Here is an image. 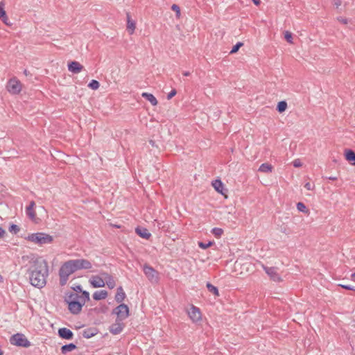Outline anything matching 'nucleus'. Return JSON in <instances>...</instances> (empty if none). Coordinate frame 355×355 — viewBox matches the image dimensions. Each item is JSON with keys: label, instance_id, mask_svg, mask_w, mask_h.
Listing matches in <instances>:
<instances>
[{"label": "nucleus", "instance_id": "f3484780", "mask_svg": "<svg viewBox=\"0 0 355 355\" xmlns=\"http://www.w3.org/2000/svg\"><path fill=\"white\" fill-rule=\"evenodd\" d=\"M0 19L7 26H11L12 24L9 21L6 12L3 8V3H0Z\"/></svg>", "mask_w": 355, "mask_h": 355}, {"label": "nucleus", "instance_id": "9d476101", "mask_svg": "<svg viewBox=\"0 0 355 355\" xmlns=\"http://www.w3.org/2000/svg\"><path fill=\"white\" fill-rule=\"evenodd\" d=\"M263 268L266 273L270 277V278L276 282H279L282 280L280 275L277 272V268L275 267H267L263 266Z\"/></svg>", "mask_w": 355, "mask_h": 355}, {"label": "nucleus", "instance_id": "a211bd4d", "mask_svg": "<svg viewBox=\"0 0 355 355\" xmlns=\"http://www.w3.org/2000/svg\"><path fill=\"white\" fill-rule=\"evenodd\" d=\"M98 333L96 327H90L83 330L82 335L85 338H90Z\"/></svg>", "mask_w": 355, "mask_h": 355}, {"label": "nucleus", "instance_id": "4468645a", "mask_svg": "<svg viewBox=\"0 0 355 355\" xmlns=\"http://www.w3.org/2000/svg\"><path fill=\"white\" fill-rule=\"evenodd\" d=\"M60 338L66 340H71L73 337V333L69 329L66 327L60 328L58 331Z\"/></svg>", "mask_w": 355, "mask_h": 355}, {"label": "nucleus", "instance_id": "0eeeda50", "mask_svg": "<svg viewBox=\"0 0 355 355\" xmlns=\"http://www.w3.org/2000/svg\"><path fill=\"white\" fill-rule=\"evenodd\" d=\"M71 261L76 271L83 269H91L92 268V263L85 259H71Z\"/></svg>", "mask_w": 355, "mask_h": 355}, {"label": "nucleus", "instance_id": "e433bc0d", "mask_svg": "<svg viewBox=\"0 0 355 355\" xmlns=\"http://www.w3.org/2000/svg\"><path fill=\"white\" fill-rule=\"evenodd\" d=\"M243 45V44L241 42H237L233 47L232 49H231L230 51V53L232 54V53H236L239 49Z\"/></svg>", "mask_w": 355, "mask_h": 355}, {"label": "nucleus", "instance_id": "7c9ffc66", "mask_svg": "<svg viewBox=\"0 0 355 355\" xmlns=\"http://www.w3.org/2000/svg\"><path fill=\"white\" fill-rule=\"evenodd\" d=\"M286 108H287V103L284 101L279 102L277 105V110L280 113L284 112L286 110Z\"/></svg>", "mask_w": 355, "mask_h": 355}, {"label": "nucleus", "instance_id": "423d86ee", "mask_svg": "<svg viewBox=\"0 0 355 355\" xmlns=\"http://www.w3.org/2000/svg\"><path fill=\"white\" fill-rule=\"evenodd\" d=\"M112 314L117 316L116 319L123 320L129 316V308L126 304L121 303L112 310Z\"/></svg>", "mask_w": 355, "mask_h": 355}, {"label": "nucleus", "instance_id": "8fccbe9b", "mask_svg": "<svg viewBox=\"0 0 355 355\" xmlns=\"http://www.w3.org/2000/svg\"><path fill=\"white\" fill-rule=\"evenodd\" d=\"M329 180H337V177H335V176H330L328 178Z\"/></svg>", "mask_w": 355, "mask_h": 355}, {"label": "nucleus", "instance_id": "473e14b6", "mask_svg": "<svg viewBox=\"0 0 355 355\" xmlns=\"http://www.w3.org/2000/svg\"><path fill=\"white\" fill-rule=\"evenodd\" d=\"M297 209L300 212L306 213L308 211L306 205L301 202L297 203Z\"/></svg>", "mask_w": 355, "mask_h": 355}, {"label": "nucleus", "instance_id": "de8ad7c7", "mask_svg": "<svg viewBox=\"0 0 355 355\" xmlns=\"http://www.w3.org/2000/svg\"><path fill=\"white\" fill-rule=\"evenodd\" d=\"M253 1V3L256 5V6H259L260 3H261V0H252Z\"/></svg>", "mask_w": 355, "mask_h": 355}, {"label": "nucleus", "instance_id": "79ce46f5", "mask_svg": "<svg viewBox=\"0 0 355 355\" xmlns=\"http://www.w3.org/2000/svg\"><path fill=\"white\" fill-rule=\"evenodd\" d=\"M177 94V91L175 89H173L167 95V99L172 98Z\"/></svg>", "mask_w": 355, "mask_h": 355}, {"label": "nucleus", "instance_id": "6e6552de", "mask_svg": "<svg viewBox=\"0 0 355 355\" xmlns=\"http://www.w3.org/2000/svg\"><path fill=\"white\" fill-rule=\"evenodd\" d=\"M7 89L12 94H17L21 91V84L16 78H11L8 82Z\"/></svg>", "mask_w": 355, "mask_h": 355}, {"label": "nucleus", "instance_id": "bb28decb", "mask_svg": "<svg viewBox=\"0 0 355 355\" xmlns=\"http://www.w3.org/2000/svg\"><path fill=\"white\" fill-rule=\"evenodd\" d=\"M127 29L130 31V34H132L135 29V23L130 19V16L127 14Z\"/></svg>", "mask_w": 355, "mask_h": 355}, {"label": "nucleus", "instance_id": "9b49d317", "mask_svg": "<svg viewBox=\"0 0 355 355\" xmlns=\"http://www.w3.org/2000/svg\"><path fill=\"white\" fill-rule=\"evenodd\" d=\"M122 321L121 320L116 319L115 322L109 327L110 332L113 335H117L121 333L125 327Z\"/></svg>", "mask_w": 355, "mask_h": 355}, {"label": "nucleus", "instance_id": "5701e85b", "mask_svg": "<svg viewBox=\"0 0 355 355\" xmlns=\"http://www.w3.org/2000/svg\"><path fill=\"white\" fill-rule=\"evenodd\" d=\"M211 184L218 193L223 194V190L224 184L220 180L218 179V180H214L212 182Z\"/></svg>", "mask_w": 355, "mask_h": 355}, {"label": "nucleus", "instance_id": "aec40b11", "mask_svg": "<svg viewBox=\"0 0 355 355\" xmlns=\"http://www.w3.org/2000/svg\"><path fill=\"white\" fill-rule=\"evenodd\" d=\"M136 233L141 238L148 239L151 236V234L145 227H137Z\"/></svg>", "mask_w": 355, "mask_h": 355}, {"label": "nucleus", "instance_id": "864d4df0", "mask_svg": "<svg viewBox=\"0 0 355 355\" xmlns=\"http://www.w3.org/2000/svg\"><path fill=\"white\" fill-rule=\"evenodd\" d=\"M335 4L337 7H338L339 6H340L341 3L340 1H338L337 2L335 3Z\"/></svg>", "mask_w": 355, "mask_h": 355}, {"label": "nucleus", "instance_id": "2eb2a0df", "mask_svg": "<svg viewBox=\"0 0 355 355\" xmlns=\"http://www.w3.org/2000/svg\"><path fill=\"white\" fill-rule=\"evenodd\" d=\"M101 275L104 277L105 284H106L109 288L112 289L115 287L116 282L111 275L105 272H101Z\"/></svg>", "mask_w": 355, "mask_h": 355}, {"label": "nucleus", "instance_id": "7ed1b4c3", "mask_svg": "<svg viewBox=\"0 0 355 355\" xmlns=\"http://www.w3.org/2000/svg\"><path fill=\"white\" fill-rule=\"evenodd\" d=\"M26 240L40 245L52 243L53 236L44 232L33 233L26 237Z\"/></svg>", "mask_w": 355, "mask_h": 355}, {"label": "nucleus", "instance_id": "b1692460", "mask_svg": "<svg viewBox=\"0 0 355 355\" xmlns=\"http://www.w3.org/2000/svg\"><path fill=\"white\" fill-rule=\"evenodd\" d=\"M107 297V292L105 290L97 291L94 293L93 298L95 300H104Z\"/></svg>", "mask_w": 355, "mask_h": 355}, {"label": "nucleus", "instance_id": "4c0bfd02", "mask_svg": "<svg viewBox=\"0 0 355 355\" xmlns=\"http://www.w3.org/2000/svg\"><path fill=\"white\" fill-rule=\"evenodd\" d=\"M19 230H20L19 227L17 225H15V224H12L9 227V231L11 233L17 234L19 232Z\"/></svg>", "mask_w": 355, "mask_h": 355}, {"label": "nucleus", "instance_id": "4be33fe9", "mask_svg": "<svg viewBox=\"0 0 355 355\" xmlns=\"http://www.w3.org/2000/svg\"><path fill=\"white\" fill-rule=\"evenodd\" d=\"M35 206V203L34 201H31L29 203V205L26 207V213L27 216L31 218L34 219L35 218V212L33 210L34 207Z\"/></svg>", "mask_w": 355, "mask_h": 355}, {"label": "nucleus", "instance_id": "dca6fc26", "mask_svg": "<svg viewBox=\"0 0 355 355\" xmlns=\"http://www.w3.org/2000/svg\"><path fill=\"white\" fill-rule=\"evenodd\" d=\"M83 69V66L77 61H72L68 64V70L73 73H78Z\"/></svg>", "mask_w": 355, "mask_h": 355}, {"label": "nucleus", "instance_id": "49530a36", "mask_svg": "<svg viewBox=\"0 0 355 355\" xmlns=\"http://www.w3.org/2000/svg\"><path fill=\"white\" fill-rule=\"evenodd\" d=\"M6 234V231L0 227V238H3Z\"/></svg>", "mask_w": 355, "mask_h": 355}, {"label": "nucleus", "instance_id": "f257e3e1", "mask_svg": "<svg viewBox=\"0 0 355 355\" xmlns=\"http://www.w3.org/2000/svg\"><path fill=\"white\" fill-rule=\"evenodd\" d=\"M27 273L32 286L39 288L44 287L49 273L47 261L41 257H33Z\"/></svg>", "mask_w": 355, "mask_h": 355}, {"label": "nucleus", "instance_id": "20e7f679", "mask_svg": "<svg viewBox=\"0 0 355 355\" xmlns=\"http://www.w3.org/2000/svg\"><path fill=\"white\" fill-rule=\"evenodd\" d=\"M10 342L11 344L24 347H28L31 346L30 341L26 338V337L23 334L17 333L11 336L10 339Z\"/></svg>", "mask_w": 355, "mask_h": 355}, {"label": "nucleus", "instance_id": "58836bf2", "mask_svg": "<svg viewBox=\"0 0 355 355\" xmlns=\"http://www.w3.org/2000/svg\"><path fill=\"white\" fill-rule=\"evenodd\" d=\"M285 39L286 40V41L288 43H290V44H293V43L292 33L291 32L286 31V33H285Z\"/></svg>", "mask_w": 355, "mask_h": 355}, {"label": "nucleus", "instance_id": "603ef678", "mask_svg": "<svg viewBox=\"0 0 355 355\" xmlns=\"http://www.w3.org/2000/svg\"><path fill=\"white\" fill-rule=\"evenodd\" d=\"M351 278L353 281L355 282V272L352 273L351 275Z\"/></svg>", "mask_w": 355, "mask_h": 355}, {"label": "nucleus", "instance_id": "c03bdc74", "mask_svg": "<svg viewBox=\"0 0 355 355\" xmlns=\"http://www.w3.org/2000/svg\"><path fill=\"white\" fill-rule=\"evenodd\" d=\"M304 187L307 189V190H313V187L314 186L311 184L310 182H306L305 184H304Z\"/></svg>", "mask_w": 355, "mask_h": 355}, {"label": "nucleus", "instance_id": "6ab92c4d", "mask_svg": "<svg viewBox=\"0 0 355 355\" xmlns=\"http://www.w3.org/2000/svg\"><path fill=\"white\" fill-rule=\"evenodd\" d=\"M126 295L122 288V286H119L117 288L116 293L115 295V300L118 303H122V302L125 300Z\"/></svg>", "mask_w": 355, "mask_h": 355}, {"label": "nucleus", "instance_id": "39448f33", "mask_svg": "<svg viewBox=\"0 0 355 355\" xmlns=\"http://www.w3.org/2000/svg\"><path fill=\"white\" fill-rule=\"evenodd\" d=\"M143 271L152 284H157L159 282V274L153 267L145 264L143 267Z\"/></svg>", "mask_w": 355, "mask_h": 355}, {"label": "nucleus", "instance_id": "72a5a7b5", "mask_svg": "<svg viewBox=\"0 0 355 355\" xmlns=\"http://www.w3.org/2000/svg\"><path fill=\"white\" fill-rule=\"evenodd\" d=\"M100 84L98 81L96 80H92L88 85V87L94 90H96L99 88Z\"/></svg>", "mask_w": 355, "mask_h": 355}, {"label": "nucleus", "instance_id": "f704fd0d", "mask_svg": "<svg viewBox=\"0 0 355 355\" xmlns=\"http://www.w3.org/2000/svg\"><path fill=\"white\" fill-rule=\"evenodd\" d=\"M89 300V293L86 291H82V295L79 297V300H84L85 303L86 301Z\"/></svg>", "mask_w": 355, "mask_h": 355}, {"label": "nucleus", "instance_id": "c756f323", "mask_svg": "<svg viewBox=\"0 0 355 355\" xmlns=\"http://www.w3.org/2000/svg\"><path fill=\"white\" fill-rule=\"evenodd\" d=\"M206 286H207L208 291L210 293H213L215 296H218L219 295L218 289V288L216 286L212 285L209 282L207 283Z\"/></svg>", "mask_w": 355, "mask_h": 355}, {"label": "nucleus", "instance_id": "1a4fd4ad", "mask_svg": "<svg viewBox=\"0 0 355 355\" xmlns=\"http://www.w3.org/2000/svg\"><path fill=\"white\" fill-rule=\"evenodd\" d=\"M68 304V309L69 311L73 314H78L81 310L82 307L85 304L84 300H77V301H71Z\"/></svg>", "mask_w": 355, "mask_h": 355}, {"label": "nucleus", "instance_id": "37998d69", "mask_svg": "<svg viewBox=\"0 0 355 355\" xmlns=\"http://www.w3.org/2000/svg\"><path fill=\"white\" fill-rule=\"evenodd\" d=\"M293 165L294 167L298 168L302 166V162L299 159H296L293 162Z\"/></svg>", "mask_w": 355, "mask_h": 355}, {"label": "nucleus", "instance_id": "6e6d98bb", "mask_svg": "<svg viewBox=\"0 0 355 355\" xmlns=\"http://www.w3.org/2000/svg\"><path fill=\"white\" fill-rule=\"evenodd\" d=\"M3 354V352L0 349V355Z\"/></svg>", "mask_w": 355, "mask_h": 355}, {"label": "nucleus", "instance_id": "ddd939ff", "mask_svg": "<svg viewBox=\"0 0 355 355\" xmlns=\"http://www.w3.org/2000/svg\"><path fill=\"white\" fill-rule=\"evenodd\" d=\"M89 283L94 288H101L105 286L104 279L98 275L92 276L89 279Z\"/></svg>", "mask_w": 355, "mask_h": 355}, {"label": "nucleus", "instance_id": "ea45409f", "mask_svg": "<svg viewBox=\"0 0 355 355\" xmlns=\"http://www.w3.org/2000/svg\"><path fill=\"white\" fill-rule=\"evenodd\" d=\"M338 286L340 287H342L346 290H349V291H355V287L354 286H352L350 285H347V284H338Z\"/></svg>", "mask_w": 355, "mask_h": 355}, {"label": "nucleus", "instance_id": "2f4dec72", "mask_svg": "<svg viewBox=\"0 0 355 355\" xmlns=\"http://www.w3.org/2000/svg\"><path fill=\"white\" fill-rule=\"evenodd\" d=\"M211 233L217 238H219L223 233V230L219 227H214L211 230Z\"/></svg>", "mask_w": 355, "mask_h": 355}, {"label": "nucleus", "instance_id": "f03ea898", "mask_svg": "<svg viewBox=\"0 0 355 355\" xmlns=\"http://www.w3.org/2000/svg\"><path fill=\"white\" fill-rule=\"evenodd\" d=\"M75 268L71 260L65 261L59 269V277H60V286H64L69 276L75 272Z\"/></svg>", "mask_w": 355, "mask_h": 355}, {"label": "nucleus", "instance_id": "09e8293b", "mask_svg": "<svg viewBox=\"0 0 355 355\" xmlns=\"http://www.w3.org/2000/svg\"><path fill=\"white\" fill-rule=\"evenodd\" d=\"M342 23L346 24L347 23V19H343V18H340L339 19Z\"/></svg>", "mask_w": 355, "mask_h": 355}, {"label": "nucleus", "instance_id": "5fc2aeb1", "mask_svg": "<svg viewBox=\"0 0 355 355\" xmlns=\"http://www.w3.org/2000/svg\"><path fill=\"white\" fill-rule=\"evenodd\" d=\"M150 143L153 146L154 145V141H153L152 140L150 141Z\"/></svg>", "mask_w": 355, "mask_h": 355}, {"label": "nucleus", "instance_id": "a19ab883", "mask_svg": "<svg viewBox=\"0 0 355 355\" xmlns=\"http://www.w3.org/2000/svg\"><path fill=\"white\" fill-rule=\"evenodd\" d=\"M172 10L175 11L178 15L180 14V7L177 4H173L171 6Z\"/></svg>", "mask_w": 355, "mask_h": 355}, {"label": "nucleus", "instance_id": "cd10ccee", "mask_svg": "<svg viewBox=\"0 0 355 355\" xmlns=\"http://www.w3.org/2000/svg\"><path fill=\"white\" fill-rule=\"evenodd\" d=\"M272 166L271 164L268 163H263L261 164V166L259 168V171L261 173H270L272 171Z\"/></svg>", "mask_w": 355, "mask_h": 355}, {"label": "nucleus", "instance_id": "a878e982", "mask_svg": "<svg viewBox=\"0 0 355 355\" xmlns=\"http://www.w3.org/2000/svg\"><path fill=\"white\" fill-rule=\"evenodd\" d=\"M141 96L148 101L153 105H157V100L152 94L144 92L141 94Z\"/></svg>", "mask_w": 355, "mask_h": 355}, {"label": "nucleus", "instance_id": "412c9836", "mask_svg": "<svg viewBox=\"0 0 355 355\" xmlns=\"http://www.w3.org/2000/svg\"><path fill=\"white\" fill-rule=\"evenodd\" d=\"M345 159L353 166H355V153L351 149H347L345 152Z\"/></svg>", "mask_w": 355, "mask_h": 355}, {"label": "nucleus", "instance_id": "a18cd8bd", "mask_svg": "<svg viewBox=\"0 0 355 355\" xmlns=\"http://www.w3.org/2000/svg\"><path fill=\"white\" fill-rule=\"evenodd\" d=\"M72 288L76 292H82V287L80 285H78L75 287H73Z\"/></svg>", "mask_w": 355, "mask_h": 355}, {"label": "nucleus", "instance_id": "c85d7f7f", "mask_svg": "<svg viewBox=\"0 0 355 355\" xmlns=\"http://www.w3.org/2000/svg\"><path fill=\"white\" fill-rule=\"evenodd\" d=\"M76 345L73 343H69V344H67V345H64L63 346H62L61 347V352L62 354H66L69 352H71L73 350H74L75 349H76Z\"/></svg>", "mask_w": 355, "mask_h": 355}, {"label": "nucleus", "instance_id": "4d7b16f0", "mask_svg": "<svg viewBox=\"0 0 355 355\" xmlns=\"http://www.w3.org/2000/svg\"><path fill=\"white\" fill-rule=\"evenodd\" d=\"M1 279H2V277H1V275H0V281L1 280Z\"/></svg>", "mask_w": 355, "mask_h": 355}, {"label": "nucleus", "instance_id": "c9c22d12", "mask_svg": "<svg viewBox=\"0 0 355 355\" xmlns=\"http://www.w3.org/2000/svg\"><path fill=\"white\" fill-rule=\"evenodd\" d=\"M214 243V241H209L207 243L199 242L198 246L202 249H207L209 247L211 246Z\"/></svg>", "mask_w": 355, "mask_h": 355}, {"label": "nucleus", "instance_id": "393cba45", "mask_svg": "<svg viewBox=\"0 0 355 355\" xmlns=\"http://www.w3.org/2000/svg\"><path fill=\"white\" fill-rule=\"evenodd\" d=\"M80 295L77 294L76 293L70 292L66 293V295L64 297V301L67 303L71 302V301H77L79 300Z\"/></svg>", "mask_w": 355, "mask_h": 355}, {"label": "nucleus", "instance_id": "3c124183", "mask_svg": "<svg viewBox=\"0 0 355 355\" xmlns=\"http://www.w3.org/2000/svg\"><path fill=\"white\" fill-rule=\"evenodd\" d=\"M190 72L189 71H184L183 73V75L185 76H189L190 75Z\"/></svg>", "mask_w": 355, "mask_h": 355}, {"label": "nucleus", "instance_id": "f8f14e48", "mask_svg": "<svg viewBox=\"0 0 355 355\" xmlns=\"http://www.w3.org/2000/svg\"><path fill=\"white\" fill-rule=\"evenodd\" d=\"M188 315L190 319L194 322H197L201 320V313L200 309L193 305L188 311Z\"/></svg>", "mask_w": 355, "mask_h": 355}]
</instances>
